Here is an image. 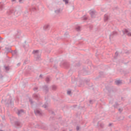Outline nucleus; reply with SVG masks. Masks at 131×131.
I'll return each instance as SVG.
<instances>
[{"instance_id":"nucleus-1","label":"nucleus","mask_w":131,"mask_h":131,"mask_svg":"<svg viewBox=\"0 0 131 131\" xmlns=\"http://www.w3.org/2000/svg\"><path fill=\"white\" fill-rule=\"evenodd\" d=\"M14 14H16V9L15 8H10L6 12V14L7 16H10V15H12Z\"/></svg>"},{"instance_id":"nucleus-2","label":"nucleus","mask_w":131,"mask_h":131,"mask_svg":"<svg viewBox=\"0 0 131 131\" xmlns=\"http://www.w3.org/2000/svg\"><path fill=\"white\" fill-rule=\"evenodd\" d=\"M7 107H14V101H12V99L9 98L6 103Z\"/></svg>"},{"instance_id":"nucleus-3","label":"nucleus","mask_w":131,"mask_h":131,"mask_svg":"<svg viewBox=\"0 0 131 131\" xmlns=\"http://www.w3.org/2000/svg\"><path fill=\"white\" fill-rule=\"evenodd\" d=\"M37 127H38V128H41V129H43L44 130H47L48 129V127L46 124L42 123V124H38L36 125Z\"/></svg>"},{"instance_id":"nucleus-4","label":"nucleus","mask_w":131,"mask_h":131,"mask_svg":"<svg viewBox=\"0 0 131 131\" xmlns=\"http://www.w3.org/2000/svg\"><path fill=\"white\" fill-rule=\"evenodd\" d=\"M117 35H118V33L116 31L112 32L110 35V37H109L110 41H111V40L113 39V37H114V36H116Z\"/></svg>"},{"instance_id":"nucleus-5","label":"nucleus","mask_w":131,"mask_h":131,"mask_svg":"<svg viewBox=\"0 0 131 131\" xmlns=\"http://www.w3.org/2000/svg\"><path fill=\"white\" fill-rule=\"evenodd\" d=\"M34 112L37 116H42V113L41 112V110L39 109H35L34 110Z\"/></svg>"},{"instance_id":"nucleus-6","label":"nucleus","mask_w":131,"mask_h":131,"mask_svg":"<svg viewBox=\"0 0 131 131\" xmlns=\"http://www.w3.org/2000/svg\"><path fill=\"white\" fill-rule=\"evenodd\" d=\"M14 125L16 128H20L22 127V123L19 121H14Z\"/></svg>"},{"instance_id":"nucleus-7","label":"nucleus","mask_w":131,"mask_h":131,"mask_svg":"<svg viewBox=\"0 0 131 131\" xmlns=\"http://www.w3.org/2000/svg\"><path fill=\"white\" fill-rule=\"evenodd\" d=\"M123 34L124 35V34H127L128 36H131V32L128 31L127 29H124L122 30Z\"/></svg>"},{"instance_id":"nucleus-8","label":"nucleus","mask_w":131,"mask_h":131,"mask_svg":"<svg viewBox=\"0 0 131 131\" xmlns=\"http://www.w3.org/2000/svg\"><path fill=\"white\" fill-rule=\"evenodd\" d=\"M97 127L98 128H104V127H105V125L102 122H98Z\"/></svg>"},{"instance_id":"nucleus-9","label":"nucleus","mask_w":131,"mask_h":131,"mask_svg":"<svg viewBox=\"0 0 131 131\" xmlns=\"http://www.w3.org/2000/svg\"><path fill=\"white\" fill-rule=\"evenodd\" d=\"M62 65L63 67H64V68H66L67 69H68V68L70 67V64L67 61H64L62 63Z\"/></svg>"},{"instance_id":"nucleus-10","label":"nucleus","mask_w":131,"mask_h":131,"mask_svg":"<svg viewBox=\"0 0 131 131\" xmlns=\"http://www.w3.org/2000/svg\"><path fill=\"white\" fill-rule=\"evenodd\" d=\"M42 90L45 92L46 94H48V93H49V87L48 85H45L42 86Z\"/></svg>"},{"instance_id":"nucleus-11","label":"nucleus","mask_w":131,"mask_h":131,"mask_svg":"<svg viewBox=\"0 0 131 131\" xmlns=\"http://www.w3.org/2000/svg\"><path fill=\"white\" fill-rule=\"evenodd\" d=\"M90 14L91 16V18H95L96 17V11H92Z\"/></svg>"},{"instance_id":"nucleus-12","label":"nucleus","mask_w":131,"mask_h":131,"mask_svg":"<svg viewBox=\"0 0 131 131\" xmlns=\"http://www.w3.org/2000/svg\"><path fill=\"white\" fill-rule=\"evenodd\" d=\"M43 29L45 31L50 30V25H45L43 27Z\"/></svg>"},{"instance_id":"nucleus-13","label":"nucleus","mask_w":131,"mask_h":131,"mask_svg":"<svg viewBox=\"0 0 131 131\" xmlns=\"http://www.w3.org/2000/svg\"><path fill=\"white\" fill-rule=\"evenodd\" d=\"M115 83L117 85H121V84H122V81L120 80H117L115 81Z\"/></svg>"},{"instance_id":"nucleus-14","label":"nucleus","mask_w":131,"mask_h":131,"mask_svg":"<svg viewBox=\"0 0 131 131\" xmlns=\"http://www.w3.org/2000/svg\"><path fill=\"white\" fill-rule=\"evenodd\" d=\"M16 113L18 116H21V115H22V113H24V110H18Z\"/></svg>"},{"instance_id":"nucleus-15","label":"nucleus","mask_w":131,"mask_h":131,"mask_svg":"<svg viewBox=\"0 0 131 131\" xmlns=\"http://www.w3.org/2000/svg\"><path fill=\"white\" fill-rule=\"evenodd\" d=\"M33 97L35 100H39V95L36 94H34Z\"/></svg>"},{"instance_id":"nucleus-16","label":"nucleus","mask_w":131,"mask_h":131,"mask_svg":"<svg viewBox=\"0 0 131 131\" xmlns=\"http://www.w3.org/2000/svg\"><path fill=\"white\" fill-rule=\"evenodd\" d=\"M34 58H35L36 61H40V56L37 54L35 55Z\"/></svg>"},{"instance_id":"nucleus-17","label":"nucleus","mask_w":131,"mask_h":131,"mask_svg":"<svg viewBox=\"0 0 131 131\" xmlns=\"http://www.w3.org/2000/svg\"><path fill=\"white\" fill-rule=\"evenodd\" d=\"M109 20V16L107 14L104 15V22H107Z\"/></svg>"},{"instance_id":"nucleus-18","label":"nucleus","mask_w":131,"mask_h":131,"mask_svg":"<svg viewBox=\"0 0 131 131\" xmlns=\"http://www.w3.org/2000/svg\"><path fill=\"white\" fill-rule=\"evenodd\" d=\"M5 49L6 50V52L8 54V53H10L12 52V49L8 47H6Z\"/></svg>"},{"instance_id":"nucleus-19","label":"nucleus","mask_w":131,"mask_h":131,"mask_svg":"<svg viewBox=\"0 0 131 131\" xmlns=\"http://www.w3.org/2000/svg\"><path fill=\"white\" fill-rule=\"evenodd\" d=\"M4 6H5L4 3H0V11H3V10H4Z\"/></svg>"},{"instance_id":"nucleus-20","label":"nucleus","mask_w":131,"mask_h":131,"mask_svg":"<svg viewBox=\"0 0 131 131\" xmlns=\"http://www.w3.org/2000/svg\"><path fill=\"white\" fill-rule=\"evenodd\" d=\"M108 92L110 94H111V93H115V90L113 88H111L108 89Z\"/></svg>"},{"instance_id":"nucleus-21","label":"nucleus","mask_w":131,"mask_h":131,"mask_svg":"<svg viewBox=\"0 0 131 131\" xmlns=\"http://www.w3.org/2000/svg\"><path fill=\"white\" fill-rule=\"evenodd\" d=\"M29 47V46L27 44L23 45V48L25 49V51H28Z\"/></svg>"},{"instance_id":"nucleus-22","label":"nucleus","mask_w":131,"mask_h":131,"mask_svg":"<svg viewBox=\"0 0 131 131\" xmlns=\"http://www.w3.org/2000/svg\"><path fill=\"white\" fill-rule=\"evenodd\" d=\"M4 68L6 70V72L9 71H10V67L9 66H4Z\"/></svg>"},{"instance_id":"nucleus-23","label":"nucleus","mask_w":131,"mask_h":131,"mask_svg":"<svg viewBox=\"0 0 131 131\" xmlns=\"http://www.w3.org/2000/svg\"><path fill=\"white\" fill-rule=\"evenodd\" d=\"M51 89L52 90V91H56V90H57V86L53 85L52 86H51Z\"/></svg>"},{"instance_id":"nucleus-24","label":"nucleus","mask_w":131,"mask_h":131,"mask_svg":"<svg viewBox=\"0 0 131 131\" xmlns=\"http://www.w3.org/2000/svg\"><path fill=\"white\" fill-rule=\"evenodd\" d=\"M113 106L114 107V108H118V107L119 106V104H118V102H116L115 104H114Z\"/></svg>"},{"instance_id":"nucleus-25","label":"nucleus","mask_w":131,"mask_h":131,"mask_svg":"<svg viewBox=\"0 0 131 131\" xmlns=\"http://www.w3.org/2000/svg\"><path fill=\"white\" fill-rule=\"evenodd\" d=\"M14 16H16V17H18L20 15V12H18L16 10H15V13L14 14Z\"/></svg>"},{"instance_id":"nucleus-26","label":"nucleus","mask_w":131,"mask_h":131,"mask_svg":"<svg viewBox=\"0 0 131 131\" xmlns=\"http://www.w3.org/2000/svg\"><path fill=\"white\" fill-rule=\"evenodd\" d=\"M60 12H61V9L60 8H59L58 9H57L56 10H55V13L56 14H59V13H60Z\"/></svg>"},{"instance_id":"nucleus-27","label":"nucleus","mask_w":131,"mask_h":131,"mask_svg":"<svg viewBox=\"0 0 131 131\" xmlns=\"http://www.w3.org/2000/svg\"><path fill=\"white\" fill-rule=\"evenodd\" d=\"M31 11H32V12H36V11H37V9L34 7L32 8Z\"/></svg>"},{"instance_id":"nucleus-28","label":"nucleus","mask_w":131,"mask_h":131,"mask_svg":"<svg viewBox=\"0 0 131 131\" xmlns=\"http://www.w3.org/2000/svg\"><path fill=\"white\" fill-rule=\"evenodd\" d=\"M11 54L14 55H17V51L16 50H14V51H13L12 50L11 51Z\"/></svg>"},{"instance_id":"nucleus-29","label":"nucleus","mask_w":131,"mask_h":131,"mask_svg":"<svg viewBox=\"0 0 131 131\" xmlns=\"http://www.w3.org/2000/svg\"><path fill=\"white\" fill-rule=\"evenodd\" d=\"M46 81L47 82V83H49V81H51V79H50V77H46Z\"/></svg>"},{"instance_id":"nucleus-30","label":"nucleus","mask_w":131,"mask_h":131,"mask_svg":"<svg viewBox=\"0 0 131 131\" xmlns=\"http://www.w3.org/2000/svg\"><path fill=\"white\" fill-rule=\"evenodd\" d=\"M41 41L42 42V43H46L47 42L46 41V38L41 39Z\"/></svg>"},{"instance_id":"nucleus-31","label":"nucleus","mask_w":131,"mask_h":131,"mask_svg":"<svg viewBox=\"0 0 131 131\" xmlns=\"http://www.w3.org/2000/svg\"><path fill=\"white\" fill-rule=\"evenodd\" d=\"M126 129L127 131H131V126H126Z\"/></svg>"},{"instance_id":"nucleus-32","label":"nucleus","mask_w":131,"mask_h":131,"mask_svg":"<svg viewBox=\"0 0 131 131\" xmlns=\"http://www.w3.org/2000/svg\"><path fill=\"white\" fill-rule=\"evenodd\" d=\"M38 50H34L33 51V54H34V55H37V54H38Z\"/></svg>"},{"instance_id":"nucleus-33","label":"nucleus","mask_w":131,"mask_h":131,"mask_svg":"<svg viewBox=\"0 0 131 131\" xmlns=\"http://www.w3.org/2000/svg\"><path fill=\"white\" fill-rule=\"evenodd\" d=\"M64 3H65V5H68L69 4V0H62Z\"/></svg>"},{"instance_id":"nucleus-34","label":"nucleus","mask_w":131,"mask_h":131,"mask_svg":"<svg viewBox=\"0 0 131 131\" xmlns=\"http://www.w3.org/2000/svg\"><path fill=\"white\" fill-rule=\"evenodd\" d=\"M90 104H91V105H93L94 103H95V100H89Z\"/></svg>"},{"instance_id":"nucleus-35","label":"nucleus","mask_w":131,"mask_h":131,"mask_svg":"<svg viewBox=\"0 0 131 131\" xmlns=\"http://www.w3.org/2000/svg\"><path fill=\"white\" fill-rule=\"evenodd\" d=\"M57 65H58V62H56V63L54 65L53 68H54V69H57Z\"/></svg>"},{"instance_id":"nucleus-36","label":"nucleus","mask_w":131,"mask_h":131,"mask_svg":"<svg viewBox=\"0 0 131 131\" xmlns=\"http://www.w3.org/2000/svg\"><path fill=\"white\" fill-rule=\"evenodd\" d=\"M19 35H20V33H18L15 36V38H19Z\"/></svg>"},{"instance_id":"nucleus-37","label":"nucleus","mask_w":131,"mask_h":131,"mask_svg":"<svg viewBox=\"0 0 131 131\" xmlns=\"http://www.w3.org/2000/svg\"><path fill=\"white\" fill-rule=\"evenodd\" d=\"M119 120H123L124 119V116H120L119 117Z\"/></svg>"},{"instance_id":"nucleus-38","label":"nucleus","mask_w":131,"mask_h":131,"mask_svg":"<svg viewBox=\"0 0 131 131\" xmlns=\"http://www.w3.org/2000/svg\"><path fill=\"white\" fill-rule=\"evenodd\" d=\"M100 78H101V75L98 76V77L95 78V80L98 81V80H99L100 79Z\"/></svg>"},{"instance_id":"nucleus-39","label":"nucleus","mask_w":131,"mask_h":131,"mask_svg":"<svg viewBox=\"0 0 131 131\" xmlns=\"http://www.w3.org/2000/svg\"><path fill=\"white\" fill-rule=\"evenodd\" d=\"M29 102H30L31 105H32V104H33V100H32V99H29Z\"/></svg>"},{"instance_id":"nucleus-40","label":"nucleus","mask_w":131,"mask_h":131,"mask_svg":"<svg viewBox=\"0 0 131 131\" xmlns=\"http://www.w3.org/2000/svg\"><path fill=\"white\" fill-rule=\"evenodd\" d=\"M77 31H80V27L78 26L76 28Z\"/></svg>"},{"instance_id":"nucleus-41","label":"nucleus","mask_w":131,"mask_h":131,"mask_svg":"<svg viewBox=\"0 0 131 131\" xmlns=\"http://www.w3.org/2000/svg\"><path fill=\"white\" fill-rule=\"evenodd\" d=\"M75 66L76 67H79V66H80V62H78L77 63L75 64Z\"/></svg>"},{"instance_id":"nucleus-42","label":"nucleus","mask_w":131,"mask_h":131,"mask_svg":"<svg viewBox=\"0 0 131 131\" xmlns=\"http://www.w3.org/2000/svg\"><path fill=\"white\" fill-rule=\"evenodd\" d=\"M82 19L83 20H88V17L86 16H85V15L83 16L82 17Z\"/></svg>"},{"instance_id":"nucleus-43","label":"nucleus","mask_w":131,"mask_h":131,"mask_svg":"<svg viewBox=\"0 0 131 131\" xmlns=\"http://www.w3.org/2000/svg\"><path fill=\"white\" fill-rule=\"evenodd\" d=\"M28 63V59H26L25 60L24 64H27Z\"/></svg>"},{"instance_id":"nucleus-44","label":"nucleus","mask_w":131,"mask_h":131,"mask_svg":"<svg viewBox=\"0 0 131 131\" xmlns=\"http://www.w3.org/2000/svg\"><path fill=\"white\" fill-rule=\"evenodd\" d=\"M67 94L69 95H71V91H70V90L68 91Z\"/></svg>"},{"instance_id":"nucleus-45","label":"nucleus","mask_w":131,"mask_h":131,"mask_svg":"<svg viewBox=\"0 0 131 131\" xmlns=\"http://www.w3.org/2000/svg\"><path fill=\"white\" fill-rule=\"evenodd\" d=\"M72 107H73V108H76V107H77V104H75L73 105V106H71V108H72Z\"/></svg>"},{"instance_id":"nucleus-46","label":"nucleus","mask_w":131,"mask_h":131,"mask_svg":"<svg viewBox=\"0 0 131 131\" xmlns=\"http://www.w3.org/2000/svg\"><path fill=\"white\" fill-rule=\"evenodd\" d=\"M37 90H38V87H35L33 89V91H34L35 92V91H37Z\"/></svg>"},{"instance_id":"nucleus-47","label":"nucleus","mask_w":131,"mask_h":131,"mask_svg":"<svg viewBox=\"0 0 131 131\" xmlns=\"http://www.w3.org/2000/svg\"><path fill=\"white\" fill-rule=\"evenodd\" d=\"M3 77H4V76L2 73H0V79H3Z\"/></svg>"},{"instance_id":"nucleus-48","label":"nucleus","mask_w":131,"mask_h":131,"mask_svg":"<svg viewBox=\"0 0 131 131\" xmlns=\"http://www.w3.org/2000/svg\"><path fill=\"white\" fill-rule=\"evenodd\" d=\"M50 113H51V114L55 115V112H54V111H50Z\"/></svg>"},{"instance_id":"nucleus-49","label":"nucleus","mask_w":131,"mask_h":131,"mask_svg":"<svg viewBox=\"0 0 131 131\" xmlns=\"http://www.w3.org/2000/svg\"><path fill=\"white\" fill-rule=\"evenodd\" d=\"M82 72H84L86 74H88V71H85V70H82Z\"/></svg>"},{"instance_id":"nucleus-50","label":"nucleus","mask_w":131,"mask_h":131,"mask_svg":"<svg viewBox=\"0 0 131 131\" xmlns=\"http://www.w3.org/2000/svg\"><path fill=\"white\" fill-rule=\"evenodd\" d=\"M99 74H100V75H104V72H99Z\"/></svg>"},{"instance_id":"nucleus-51","label":"nucleus","mask_w":131,"mask_h":131,"mask_svg":"<svg viewBox=\"0 0 131 131\" xmlns=\"http://www.w3.org/2000/svg\"><path fill=\"white\" fill-rule=\"evenodd\" d=\"M79 126H76V130H77V131H79Z\"/></svg>"},{"instance_id":"nucleus-52","label":"nucleus","mask_w":131,"mask_h":131,"mask_svg":"<svg viewBox=\"0 0 131 131\" xmlns=\"http://www.w3.org/2000/svg\"><path fill=\"white\" fill-rule=\"evenodd\" d=\"M109 103H110V104H113V100H111V101H109Z\"/></svg>"},{"instance_id":"nucleus-53","label":"nucleus","mask_w":131,"mask_h":131,"mask_svg":"<svg viewBox=\"0 0 131 131\" xmlns=\"http://www.w3.org/2000/svg\"><path fill=\"white\" fill-rule=\"evenodd\" d=\"M49 62H50V63L53 62V58H50Z\"/></svg>"},{"instance_id":"nucleus-54","label":"nucleus","mask_w":131,"mask_h":131,"mask_svg":"<svg viewBox=\"0 0 131 131\" xmlns=\"http://www.w3.org/2000/svg\"><path fill=\"white\" fill-rule=\"evenodd\" d=\"M42 107L43 108H47V107H48V106L47 105L44 104V105H42Z\"/></svg>"},{"instance_id":"nucleus-55","label":"nucleus","mask_w":131,"mask_h":131,"mask_svg":"<svg viewBox=\"0 0 131 131\" xmlns=\"http://www.w3.org/2000/svg\"><path fill=\"white\" fill-rule=\"evenodd\" d=\"M117 9H118V7H116L115 8H113V11H114V10H117Z\"/></svg>"},{"instance_id":"nucleus-56","label":"nucleus","mask_w":131,"mask_h":131,"mask_svg":"<svg viewBox=\"0 0 131 131\" xmlns=\"http://www.w3.org/2000/svg\"><path fill=\"white\" fill-rule=\"evenodd\" d=\"M118 111H119V112H120V113H121V112L122 111V110H121V108H119V109H118Z\"/></svg>"},{"instance_id":"nucleus-57","label":"nucleus","mask_w":131,"mask_h":131,"mask_svg":"<svg viewBox=\"0 0 131 131\" xmlns=\"http://www.w3.org/2000/svg\"><path fill=\"white\" fill-rule=\"evenodd\" d=\"M113 123H110V124H108V126H109V127L112 126V125H113Z\"/></svg>"},{"instance_id":"nucleus-58","label":"nucleus","mask_w":131,"mask_h":131,"mask_svg":"<svg viewBox=\"0 0 131 131\" xmlns=\"http://www.w3.org/2000/svg\"><path fill=\"white\" fill-rule=\"evenodd\" d=\"M45 105H47L48 106V105H49V103L48 102V101H46L45 103Z\"/></svg>"},{"instance_id":"nucleus-59","label":"nucleus","mask_w":131,"mask_h":131,"mask_svg":"<svg viewBox=\"0 0 131 131\" xmlns=\"http://www.w3.org/2000/svg\"><path fill=\"white\" fill-rule=\"evenodd\" d=\"M20 65H21L20 62H19L17 64V66H18V67L20 66Z\"/></svg>"},{"instance_id":"nucleus-60","label":"nucleus","mask_w":131,"mask_h":131,"mask_svg":"<svg viewBox=\"0 0 131 131\" xmlns=\"http://www.w3.org/2000/svg\"><path fill=\"white\" fill-rule=\"evenodd\" d=\"M42 75H41V74H40V75H39V77L40 78H42Z\"/></svg>"},{"instance_id":"nucleus-61","label":"nucleus","mask_w":131,"mask_h":131,"mask_svg":"<svg viewBox=\"0 0 131 131\" xmlns=\"http://www.w3.org/2000/svg\"><path fill=\"white\" fill-rule=\"evenodd\" d=\"M115 55H116V56H118V52H116L115 53Z\"/></svg>"},{"instance_id":"nucleus-62","label":"nucleus","mask_w":131,"mask_h":131,"mask_svg":"<svg viewBox=\"0 0 131 131\" xmlns=\"http://www.w3.org/2000/svg\"><path fill=\"white\" fill-rule=\"evenodd\" d=\"M1 40H3V38H2V37L0 36V42L1 41Z\"/></svg>"},{"instance_id":"nucleus-63","label":"nucleus","mask_w":131,"mask_h":131,"mask_svg":"<svg viewBox=\"0 0 131 131\" xmlns=\"http://www.w3.org/2000/svg\"><path fill=\"white\" fill-rule=\"evenodd\" d=\"M19 3H20V4H22V0H19Z\"/></svg>"},{"instance_id":"nucleus-64","label":"nucleus","mask_w":131,"mask_h":131,"mask_svg":"<svg viewBox=\"0 0 131 131\" xmlns=\"http://www.w3.org/2000/svg\"><path fill=\"white\" fill-rule=\"evenodd\" d=\"M92 28H93V26H90V29H92Z\"/></svg>"}]
</instances>
